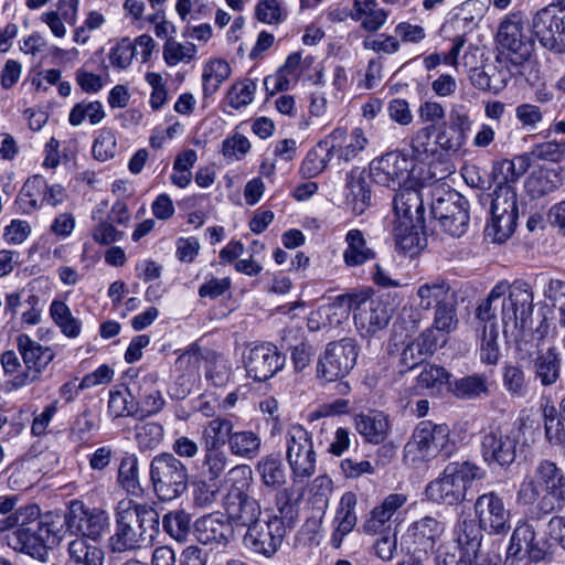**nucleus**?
<instances>
[{
    "mask_svg": "<svg viewBox=\"0 0 565 565\" xmlns=\"http://www.w3.org/2000/svg\"><path fill=\"white\" fill-rule=\"evenodd\" d=\"M65 525L68 526L67 513L49 511L38 515V561L55 563L60 558L58 544Z\"/></svg>",
    "mask_w": 565,
    "mask_h": 565,
    "instance_id": "17",
    "label": "nucleus"
},
{
    "mask_svg": "<svg viewBox=\"0 0 565 565\" xmlns=\"http://www.w3.org/2000/svg\"><path fill=\"white\" fill-rule=\"evenodd\" d=\"M220 493V487L215 481H209L206 478L194 483L193 498L194 503L201 508H209L216 502Z\"/></svg>",
    "mask_w": 565,
    "mask_h": 565,
    "instance_id": "64",
    "label": "nucleus"
},
{
    "mask_svg": "<svg viewBox=\"0 0 565 565\" xmlns=\"http://www.w3.org/2000/svg\"><path fill=\"white\" fill-rule=\"evenodd\" d=\"M76 10L77 0H71L68 10H62L60 8L58 11L43 13L41 19L55 36L63 38L66 33L64 21L73 24L75 22Z\"/></svg>",
    "mask_w": 565,
    "mask_h": 565,
    "instance_id": "55",
    "label": "nucleus"
},
{
    "mask_svg": "<svg viewBox=\"0 0 565 565\" xmlns=\"http://www.w3.org/2000/svg\"><path fill=\"white\" fill-rule=\"evenodd\" d=\"M354 426L367 443L375 445L384 443L391 431L388 416L379 411L358 414L354 417Z\"/></svg>",
    "mask_w": 565,
    "mask_h": 565,
    "instance_id": "31",
    "label": "nucleus"
},
{
    "mask_svg": "<svg viewBox=\"0 0 565 565\" xmlns=\"http://www.w3.org/2000/svg\"><path fill=\"white\" fill-rule=\"evenodd\" d=\"M430 213L440 227L451 236L460 237L469 223V203L456 190L437 186L431 192Z\"/></svg>",
    "mask_w": 565,
    "mask_h": 565,
    "instance_id": "8",
    "label": "nucleus"
},
{
    "mask_svg": "<svg viewBox=\"0 0 565 565\" xmlns=\"http://www.w3.org/2000/svg\"><path fill=\"white\" fill-rule=\"evenodd\" d=\"M253 470L237 465L227 472V488L222 495V507L227 520L235 526L248 527L260 519L262 503L250 493Z\"/></svg>",
    "mask_w": 565,
    "mask_h": 565,
    "instance_id": "4",
    "label": "nucleus"
},
{
    "mask_svg": "<svg viewBox=\"0 0 565 565\" xmlns=\"http://www.w3.org/2000/svg\"><path fill=\"white\" fill-rule=\"evenodd\" d=\"M434 127L419 129L411 140L413 156L417 160H425L437 151L436 139L433 141Z\"/></svg>",
    "mask_w": 565,
    "mask_h": 565,
    "instance_id": "59",
    "label": "nucleus"
},
{
    "mask_svg": "<svg viewBox=\"0 0 565 565\" xmlns=\"http://www.w3.org/2000/svg\"><path fill=\"white\" fill-rule=\"evenodd\" d=\"M286 358L271 343L253 347L245 359L247 375L254 381L263 382L274 376L285 365Z\"/></svg>",
    "mask_w": 565,
    "mask_h": 565,
    "instance_id": "23",
    "label": "nucleus"
},
{
    "mask_svg": "<svg viewBox=\"0 0 565 565\" xmlns=\"http://www.w3.org/2000/svg\"><path fill=\"white\" fill-rule=\"evenodd\" d=\"M545 436L548 443L553 445L565 446V419L556 416L554 407H546L543 412Z\"/></svg>",
    "mask_w": 565,
    "mask_h": 565,
    "instance_id": "60",
    "label": "nucleus"
},
{
    "mask_svg": "<svg viewBox=\"0 0 565 565\" xmlns=\"http://www.w3.org/2000/svg\"><path fill=\"white\" fill-rule=\"evenodd\" d=\"M34 521L21 523L11 534L8 535V545L17 552L24 553L31 557L35 554V529Z\"/></svg>",
    "mask_w": 565,
    "mask_h": 565,
    "instance_id": "46",
    "label": "nucleus"
},
{
    "mask_svg": "<svg viewBox=\"0 0 565 565\" xmlns=\"http://www.w3.org/2000/svg\"><path fill=\"white\" fill-rule=\"evenodd\" d=\"M483 477L484 471L475 463L450 462L439 478L427 484L425 493L435 503L455 505L465 500L468 486Z\"/></svg>",
    "mask_w": 565,
    "mask_h": 565,
    "instance_id": "6",
    "label": "nucleus"
},
{
    "mask_svg": "<svg viewBox=\"0 0 565 565\" xmlns=\"http://www.w3.org/2000/svg\"><path fill=\"white\" fill-rule=\"evenodd\" d=\"M498 329L495 323L482 326L480 339V359L483 363L494 365L499 361Z\"/></svg>",
    "mask_w": 565,
    "mask_h": 565,
    "instance_id": "54",
    "label": "nucleus"
},
{
    "mask_svg": "<svg viewBox=\"0 0 565 565\" xmlns=\"http://www.w3.org/2000/svg\"><path fill=\"white\" fill-rule=\"evenodd\" d=\"M507 287L501 298L503 333L519 342L532 331L534 294L532 287L523 280L512 284L507 281Z\"/></svg>",
    "mask_w": 565,
    "mask_h": 565,
    "instance_id": "5",
    "label": "nucleus"
},
{
    "mask_svg": "<svg viewBox=\"0 0 565 565\" xmlns=\"http://www.w3.org/2000/svg\"><path fill=\"white\" fill-rule=\"evenodd\" d=\"M50 313L65 335L71 338L78 335L79 323L71 316L68 307L63 301L54 300L51 305Z\"/></svg>",
    "mask_w": 565,
    "mask_h": 565,
    "instance_id": "58",
    "label": "nucleus"
},
{
    "mask_svg": "<svg viewBox=\"0 0 565 565\" xmlns=\"http://www.w3.org/2000/svg\"><path fill=\"white\" fill-rule=\"evenodd\" d=\"M162 526L173 540L184 542L191 531V518L182 510L171 511L163 516Z\"/></svg>",
    "mask_w": 565,
    "mask_h": 565,
    "instance_id": "53",
    "label": "nucleus"
},
{
    "mask_svg": "<svg viewBox=\"0 0 565 565\" xmlns=\"http://www.w3.org/2000/svg\"><path fill=\"white\" fill-rule=\"evenodd\" d=\"M372 192L363 171L352 169L345 179V203L355 215H361L371 205Z\"/></svg>",
    "mask_w": 565,
    "mask_h": 565,
    "instance_id": "30",
    "label": "nucleus"
},
{
    "mask_svg": "<svg viewBox=\"0 0 565 565\" xmlns=\"http://www.w3.org/2000/svg\"><path fill=\"white\" fill-rule=\"evenodd\" d=\"M481 531L482 529L473 520H460L454 530V543L443 547L452 548L456 553L476 562L481 547Z\"/></svg>",
    "mask_w": 565,
    "mask_h": 565,
    "instance_id": "26",
    "label": "nucleus"
},
{
    "mask_svg": "<svg viewBox=\"0 0 565 565\" xmlns=\"http://www.w3.org/2000/svg\"><path fill=\"white\" fill-rule=\"evenodd\" d=\"M260 445L262 440L256 433L243 430L233 433L228 448L234 456L253 459L259 454Z\"/></svg>",
    "mask_w": 565,
    "mask_h": 565,
    "instance_id": "43",
    "label": "nucleus"
},
{
    "mask_svg": "<svg viewBox=\"0 0 565 565\" xmlns=\"http://www.w3.org/2000/svg\"><path fill=\"white\" fill-rule=\"evenodd\" d=\"M515 502L530 508V520H540L565 505V475L550 460H542L520 482Z\"/></svg>",
    "mask_w": 565,
    "mask_h": 565,
    "instance_id": "2",
    "label": "nucleus"
},
{
    "mask_svg": "<svg viewBox=\"0 0 565 565\" xmlns=\"http://www.w3.org/2000/svg\"><path fill=\"white\" fill-rule=\"evenodd\" d=\"M358 354L356 343L351 338L328 343L317 363L318 377L326 382L345 377L354 367Z\"/></svg>",
    "mask_w": 565,
    "mask_h": 565,
    "instance_id": "13",
    "label": "nucleus"
},
{
    "mask_svg": "<svg viewBox=\"0 0 565 565\" xmlns=\"http://www.w3.org/2000/svg\"><path fill=\"white\" fill-rule=\"evenodd\" d=\"M503 386L510 396L524 397L527 393L524 372L518 366H505L503 371Z\"/></svg>",
    "mask_w": 565,
    "mask_h": 565,
    "instance_id": "63",
    "label": "nucleus"
},
{
    "mask_svg": "<svg viewBox=\"0 0 565 565\" xmlns=\"http://www.w3.org/2000/svg\"><path fill=\"white\" fill-rule=\"evenodd\" d=\"M153 490L162 501L180 497L188 487L186 467L172 454L156 456L150 463Z\"/></svg>",
    "mask_w": 565,
    "mask_h": 565,
    "instance_id": "11",
    "label": "nucleus"
},
{
    "mask_svg": "<svg viewBox=\"0 0 565 565\" xmlns=\"http://www.w3.org/2000/svg\"><path fill=\"white\" fill-rule=\"evenodd\" d=\"M476 58V55L471 52H466L462 55V63L465 67H470V82L471 84L481 90H489L493 93H499L505 87V81H497L495 74H490V72L478 68L473 64V60Z\"/></svg>",
    "mask_w": 565,
    "mask_h": 565,
    "instance_id": "39",
    "label": "nucleus"
},
{
    "mask_svg": "<svg viewBox=\"0 0 565 565\" xmlns=\"http://www.w3.org/2000/svg\"><path fill=\"white\" fill-rule=\"evenodd\" d=\"M68 554L73 562L78 565H104V551L89 544L84 537H76L68 544Z\"/></svg>",
    "mask_w": 565,
    "mask_h": 565,
    "instance_id": "40",
    "label": "nucleus"
},
{
    "mask_svg": "<svg viewBox=\"0 0 565 565\" xmlns=\"http://www.w3.org/2000/svg\"><path fill=\"white\" fill-rule=\"evenodd\" d=\"M532 30L544 47L565 52V3H552L539 10L533 17Z\"/></svg>",
    "mask_w": 565,
    "mask_h": 565,
    "instance_id": "16",
    "label": "nucleus"
},
{
    "mask_svg": "<svg viewBox=\"0 0 565 565\" xmlns=\"http://www.w3.org/2000/svg\"><path fill=\"white\" fill-rule=\"evenodd\" d=\"M97 428V416L92 411L86 409L75 418L70 430V438L73 443L85 445L93 438L94 430Z\"/></svg>",
    "mask_w": 565,
    "mask_h": 565,
    "instance_id": "52",
    "label": "nucleus"
},
{
    "mask_svg": "<svg viewBox=\"0 0 565 565\" xmlns=\"http://www.w3.org/2000/svg\"><path fill=\"white\" fill-rule=\"evenodd\" d=\"M505 289H508L507 281L502 280L498 282L491 289L488 297L477 307L476 318L480 322L487 326L495 323L497 310L498 308H501V298L504 297Z\"/></svg>",
    "mask_w": 565,
    "mask_h": 565,
    "instance_id": "44",
    "label": "nucleus"
},
{
    "mask_svg": "<svg viewBox=\"0 0 565 565\" xmlns=\"http://www.w3.org/2000/svg\"><path fill=\"white\" fill-rule=\"evenodd\" d=\"M449 373L439 365L426 364L417 376V386L438 394L448 383Z\"/></svg>",
    "mask_w": 565,
    "mask_h": 565,
    "instance_id": "51",
    "label": "nucleus"
},
{
    "mask_svg": "<svg viewBox=\"0 0 565 565\" xmlns=\"http://www.w3.org/2000/svg\"><path fill=\"white\" fill-rule=\"evenodd\" d=\"M68 529L79 533L84 539L97 541L109 527V516L106 511L89 509L81 501H73L67 512Z\"/></svg>",
    "mask_w": 565,
    "mask_h": 565,
    "instance_id": "22",
    "label": "nucleus"
},
{
    "mask_svg": "<svg viewBox=\"0 0 565 565\" xmlns=\"http://www.w3.org/2000/svg\"><path fill=\"white\" fill-rule=\"evenodd\" d=\"M86 117L92 125L99 124L105 117L103 105L99 102L76 104L70 113L68 121L72 126H79Z\"/></svg>",
    "mask_w": 565,
    "mask_h": 565,
    "instance_id": "57",
    "label": "nucleus"
},
{
    "mask_svg": "<svg viewBox=\"0 0 565 565\" xmlns=\"http://www.w3.org/2000/svg\"><path fill=\"white\" fill-rule=\"evenodd\" d=\"M18 351L25 364V371L17 374L10 381L6 382V391L11 392L19 390L33 382L35 371V344L28 334H20L17 338Z\"/></svg>",
    "mask_w": 565,
    "mask_h": 565,
    "instance_id": "34",
    "label": "nucleus"
},
{
    "mask_svg": "<svg viewBox=\"0 0 565 565\" xmlns=\"http://www.w3.org/2000/svg\"><path fill=\"white\" fill-rule=\"evenodd\" d=\"M328 152V146L324 140L320 141L313 149H311L301 163L300 172L305 178H315L320 174L328 166L331 158Z\"/></svg>",
    "mask_w": 565,
    "mask_h": 565,
    "instance_id": "48",
    "label": "nucleus"
},
{
    "mask_svg": "<svg viewBox=\"0 0 565 565\" xmlns=\"http://www.w3.org/2000/svg\"><path fill=\"white\" fill-rule=\"evenodd\" d=\"M519 431L515 429L491 428L482 438V456L486 462L510 466L516 458Z\"/></svg>",
    "mask_w": 565,
    "mask_h": 565,
    "instance_id": "21",
    "label": "nucleus"
},
{
    "mask_svg": "<svg viewBox=\"0 0 565 565\" xmlns=\"http://www.w3.org/2000/svg\"><path fill=\"white\" fill-rule=\"evenodd\" d=\"M563 184L559 168L541 167L533 171L525 180V191L531 199L543 198Z\"/></svg>",
    "mask_w": 565,
    "mask_h": 565,
    "instance_id": "33",
    "label": "nucleus"
},
{
    "mask_svg": "<svg viewBox=\"0 0 565 565\" xmlns=\"http://www.w3.org/2000/svg\"><path fill=\"white\" fill-rule=\"evenodd\" d=\"M445 524L431 515H425L409 524L404 535V543L415 556H427L445 533Z\"/></svg>",
    "mask_w": 565,
    "mask_h": 565,
    "instance_id": "20",
    "label": "nucleus"
},
{
    "mask_svg": "<svg viewBox=\"0 0 565 565\" xmlns=\"http://www.w3.org/2000/svg\"><path fill=\"white\" fill-rule=\"evenodd\" d=\"M228 531V524L213 514L205 515L195 523L196 539L203 544H226Z\"/></svg>",
    "mask_w": 565,
    "mask_h": 565,
    "instance_id": "35",
    "label": "nucleus"
},
{
    "mask_svg": "<svg viewBox=\"0 0 565 565\" xmlns=\"http://www.w3.org/2000/svg\"><path fill=\"white\" fill-rule=\"evenodd\" d=\"M475 514L479 526L491 534H504L511 525L510 510L505 508L503 499L490 491L479 495L475 502Z\"/></svg>",
    "mask_w": 565,
    "mask_h": 565,
    "instance_id": "19",
    "label": "nucleus"
},
{
    "mask_svg": "<svg viewBox=\"0 0 565 565\" xmlns=\"http://www.w3.org/2000/svg\"><path fill=\"white\" fill-rule=\"evenodd\" d=\"M449 428L430 420H423L415 427L404 446V460L416 463L436 457L439 452L449 454Z\"/></svg>",
    "mask_w": 565,
    "mask_h": 565,
    "instance_id": "10",
    "label": "nucleus"
},
{
    "mask_svg": "<svg viewBox=\"0 0 565 565\" xmlns=\"http://www.w3.org/2000/svg\"><path fill=\"white\" fill-rule=\"evenodd\" d=\"M118 481L128 492L139 489L138 459L135 455H126L118 468Z\"/></svg>",
    "mask_w": 565,
    "mask_h": 565,
    "instance_id": "62",
    "label": "nucleus"
},
{
    "mask_svg": "<svg viewBox=\"0 0 565 565\" xmlns=\"http://www.w3.org/2000/svg\"><path fill=\"white\" fill-rule=\"evenodd\" d=\"M458 296H454L445 303L434 310L433 327L445 333H451L458 327L459 319L457 313Z\"/></svg>",
    "mask_w": 565,
    "mask_h": 565,
    "instance_id": "47",
    "label": "nucleus"
},
{
    "mask_svg": "<svg viewBox=\"0 0 565 565\" xmlns=\"http://www.w3.org/2000/svg\"><path fill=\"white\" fill-rule=\"evenodd\" d=\"M228 455L218 448H204L201 475L209 481H216L226 470Z\"/></svg>",
    "mask_w": 565,
    "mask_h": 565,
    "instance_id": "45",
    "label": "nucleus"
},
{
    "mask_svg": "<svg viewBox=\"0 0 565 565\" xmlns=\"http://www.w3.org/2000/svg\"><path fill=\"white\" fill-rule=\"evenodd\" d=\"M116 531L108 539L111 553L131 552L153 539L159 527L158 512L130 499L118 502L115 511Z\"/></svg>",
    "mask_w": 565,
    "mask_h": 565,
    "instance_id": "3",
    "label": "nucleus"
},
{
    "mask_svg": "<svg viewBox=\"0 0 565 565\" xmlns=\"http://www.w3.org/2000/svg\"><path fill=\"white\" fill-rule=\"evenodd\" d=\"M353 20L361 21V25L369 32L380 30L387 19L384 9L377 8L376 0H354V11L351 13Z\"/></svg>",
    "mask_w": 565,
    "mask_h": 565,
    "instance_id": "36",
    "label": "nucleus"
},
{
    "mask_svg": "<svg viewBox=\"0 0 565 565\" xmlns=\"http://www.w3.org/2000/svg\"><path fill=\"white\" fill-rule=\"evenodd\" d=\"M413 168V160L406 154L392 151L371 161L370 175L375 183L395 189L408 180Z\"/></svg>",
    "mask_w": 565,
    "mask_h": 565,
    "instance_id": "18",
    "label": "nucleus"
},
{
    "mask_svg": "<svg viewBox=\"0 0 565 565\" xmlns=\"http://www.w3.org/2000/svg\"><path fill=\"white\" fill-rule=\"evenodd\" d=\"M534 375L543 386H551L559 379L561 361L555 348H548L534 360Z\"/></svg>",
    "mask_w": 565,
    "mask_h": 565,
    "instance_id": "38",
    "label": "nucleus"
},
{
    "mask_svg": "<svg viewBox=\"0 0 565 565\" xmlns=\"http://www.w3.org/2000/svg\"><path fill=\"white\" fill-rule=\"evenodd\" d=\"M233 433V423L231 420L222 417L210 420L202 433L204 448L222 449V446L226 443L230 444Z\"/></svg>",
    "mask_w": 565,
    "mask_h": 565,
    "instance_id": "42",
    "label": "nucleus"
},
{
    "mask_svg": "<svg viewBox=\"0 0 565 565\" xmlns=\"http://www.w3.org/2000/svg\"><path fill=\"white\" fill-rule=\"evenodd\" d=\"M545 551L537 540L534 525L524 520L515 526L507 550V559L540 562L544 558Z\"/></svg>",
    "mask_w": 565,
    "mask_h": 565,
    "instance_id": "24",
    "label": "nucleus"
},
{
    "mask_svg": "<svg viewBox=\"0 0 565 565\" xmlns=\"http://www.w3.org/2000/svg\"><path fill=\"white\" fill-rule=\"evenodd\" d=\"M424 223L415 222H394L393 233L396 246L403 252H413L420 245V237L418 230L422 228Z\"/></svg>",
    "mask_w": 565,
    "mask_h": 565,
    "instance_id": "50",
    "label": "nucleus"
},
{
    "mask_svg": "<svg viewBox=\"0 0 565 565\" xmlns=\"http://www.w3.org/2000/svg\"><path fill=\"white\" fill-rule=\"evenodd\" d=\"M231 75V67L224 60H212L203 71L204 95H213Z\"/></svg>",
    "mask_w": 565,
    "mask_h": 565,
    "instance_id": "49",
    "label": "nucleus"
},
{
    "mask_svg": "<svg viewBox=\"0 0 565 565\" xmlns=\"http://www.w3.org/2000/svg\"><path fill=\"white\" fill-rule=\"evenodd\" d=\"M452 394L461 399H475L489 394L488 379L482 374H472L456 380L451 385Z\"/></svg>",
    "mask_w": 565,
    "mask_h": 565,
    "instance_id": "41",
    "label": "nucleus"
},
{
    "mask_svg": "<svg viewBox=\"0 0 565 565\" xmlns=\"http://www.w3.org/2000/svg\"><path fill=\"white\" fill-rule=\"evenodd\" d=\"M424 193L422 189L404 186L393 200L395 222L424 223Z\"/></svg>",
    "mask_w": 565,
    "mask_h": 565,
    "instance_id": "27",
    "label": "nucleus"
},
{
    "mask_svg": "<svg viewBox=\"0 0 565 565\" xmlns=\"http://www.w3.org/2000/svg\"><path fill=\"white\" fill-rule=\"evenodd\" d=\"M350 308L358 332L362 337H372L383 330L391 320L387 302L377 296H350Z\"/></svg>",
    "mask_w": 565,
    "mask_h": 565,
    "instance_id": "15",
    "label": "nucleus"
},
{
    "mask_svg": "<svg viewBox=\"0 0 565 565\" xmlns=\"http://www.w3.org/2000/svg\"><path fill=\"white\" fill-rule=\"evenodd\" d=\"M407 501L406 495L399 493L388 494L380 505L373 508L363 523V530L367 534H377L391 527L393 515Z\"/></svg>",
    "mask_w": 565,
    "mask_h": 565,
    "instance_id": "29",
    "label": "nucleus"
},
{
    "mask_svg": "<svg viewBox=\"0 0 565 565\" xmlns=\"http://www.w3.org/2000/svg\"><path fill=\"white\" fill-rule=\"evenodd\" d=\"M195 53L196 46L193 43L182 44L174 40H168L163 47V58L170 66L191 62Z\"/></svg>",
    "mask_w": 565,
    "mask_h": 565,
    "instance_id": "61",
    "label": "nucleus"
},
{
    "mask_svg": "<svg viewBox=\"0 0 565 565\" xmlns=\"http://www.w3.org/2000/svg\"><path fill=\"white\" fill-rule=\"evenodd\" d=\"M292 516L271 515L267 520L260 519L246 529L243 543L246 548L265 557L274 556L284 537L286 536V524L284 519L291 521Z\"/></svg>",
    "mask_w": 565,
    "mask_h": 565,
    "instance_id": "14",
    "label": "nucleus"
},
{
    "mask_svg": "<svg viewBox=\"0 0 565 565\" xmlns=\"http://www.w3.org/2000/svg\"><path fill=\"white\" fill-rule=\"evenodd\" d=\"M367 143L369 140L362 128H354L351 132L344 128H335L324 139L328 152L343 162L355 159L366 148Z\"/></svg>",
    "mask_w": 565,
    "mask_h": 565,
    "instance_id": "25",
    "label": "nucleus"
},
{
    "mask_svg": "<svg viewBox=\"0 0 565 565\" xmlns=\"http://www.w3.org/2000/svg\"><path fill=\"white\" fill-rule=\"evenodd\" d=\"M285 458L294 482H303L316 473L317 454L311 435L301 425H292L285 433Z\"/></svg>",
    "mask_w": 565,
    "mask_h": 565,
    "instance_id": "9",
    "label": "nucleus"
},
{
    "mask_svg": "<svg viewBox=\"0 0 565 565\" xmlns=\"http://www.w3.org/2000/svg\"><path fill=\"white\" fill-rule=\"evenodd\" d=\"M255 92V82L246 78L231 86L225 100L232 108L239 109L249 105L254 100Z\"/></svg>",
    "mask_w": 565,
    "mask_h": 565,
    "instance_id": "56",
    "label": "nucleus"
},
{
    "mask_svg": "<svg viewBox=\"0 0 565 565\" xmlns=\"http://www.w3.org/2000/svg\"><path fill=\"white\" fill-rule=\"evenodd\" d=\"M347 248L343 259L348 266H360L375 257V252L367 247L364 235L359 230H351L345 236Z\"/></svg>",
    "mask_w": 565,
    "mask_h": 565,
    "instance_id": "37",
    "label": "nucleus"
},
{
    "mask_svg": "<svg viewBox=\"0 0 565 565\" xmlns=\"http://www.w3.org/2000/svg\"><path fill=\"white\" fill-rule=\"evenodd\" d=\"M262 486V494L273 493L275 505L282 516L296 514L294 503V489L287 487L288 471L278 454H268L260 457L254 466Z\"/></svg>",
    "mask_w": 565,
    "mask_h": 565,
    "instance_id": "7",
    "label": "nucleus"
},
{
    "mask_svg": "<svg viewBox=\"0 0 565 565\" xmlns=\"http://www.w3.org/2000/svg\"><path fill=\"white\" fill-rule=\"evenodd\" d=\"M456 295V291L446 279L433 278L418 285L416 289V306L420 311L430 312Z\"/></svg>",
    "mask_w": 565,
    "mask_h": 565,
    "instance_id": "28",
    "label": "nucleus"
},
{
    "mask_svg": "<svg viewBox=\"0 0 565 565\" xmlns=\"http://www.w3.org/2000/svg\"><path fill=\"white\" fill-rule=\"evenodd\" d=\"M526 18L521 12H513L500 22L495 41L501 53L515 65L527 61L534 43L526 32Z\"/></svg>",
    "mask_w": 565,
    "mask_h": 565,
    "instance_id": "12",
    "label": "nucleus"
},
{
    "mask_svg": "<svg viewBox=\"0 0 565 565\" xmlns=\"http://www.w3.org/2000/svg\"><path fill=\"white\" fill-rule=\"evenodd\" d=\"M527 162L520 157L504 159L492 168L495 188L492 192L491 217L484 228V235L493 243H503L514 233L519 218L515 183L525 173Z\"/></svg>",
    "mask_w": 565,
    "mask_h": 565,
    "instance_id": "1",
    "label": "nucleus"
},
{
    "mask_svg": "<svg viewBox=\"0 0 565 565\" xmlns=\"http://www.w3.org/2000/svg\"><path fill=\"white\" fill-rule=\"evenodd\" d=\"M358 500L353 492H345L341 499L333 520L334 531L331 536V544L339 548L345 535L352 532L356 525L355 507Z\"/></svg>",
    "mask_w": 565,
    "mask_h": 565,
    "instance_id": "32",
    "label": "nucleus"
}]
</instances>
